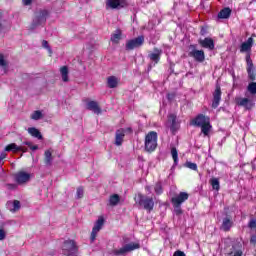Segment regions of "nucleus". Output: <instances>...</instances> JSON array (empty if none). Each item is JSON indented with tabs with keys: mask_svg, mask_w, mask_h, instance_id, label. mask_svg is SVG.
Returning <instances> with one entry per match:
<instances>
[{
	"mask_svg": "<svg viewBox=\"0 0 256 256\" xmlns=\"http://www.w3.org/2000/svg\"><path fill=\"white\" fill-rule=\"evenodd\" d=\"M84 193L85 191L83 190L82 187L77 188V192H76L77 199H83Z\"/></svg>",
	"mask_w": 256,
	"mask_h": 256,
	"instance_id": "obj_40",
	"label": "nucleus"
},
{
	"mask_svg": "<svg viewBox=\"0 0 256 256\" xmlns=\"http://www.w3.org/2000/svg\"><path fill=\"white\" fill-rule=\"evenodd\" d=\"M154 191L156 195H161V193H163V185L161 184V182H157L155 184Z\"/></svg>",
	"mask_w": 256,
	"mask_h": 256,
	"instance_id": "obj_36",
	"label": "nucleus"
},
{
	"mask_svg": "<svg viewBox=\"0 0 256 256\" xmlns=\"http://www.w3.org/2000/svg\"><path fill=\"white\" fill-rule=\"evenodd\" d=\"M3 19V13L0 12V20ZM0 31H3V24L0 22Z\"/></svg>",
	"mask_w": 256,
	"mask_h": 256,
	"instance_id": "obj_50",
	"label": "nucleus"
},
{
	"mask_svg": "<svg viewBox=\"0 0 256 256\" xmlns=\"http://www.w3.org/2000/svg\"><path fill=\"white\" fill-rule=\"evenodd\" d=\"M24 5H31V0H22Z\"/></svg>",
	"mask_w": 256,
	"mask_h": 256,
	"instance_id": "obj_52",
	"label": "nucleus"
},
{
	"mask_svg": "<svg viewBox=\"0 0 256 256\" xmlns=\"http://www.w3.org/2000/svg\"><path fill=\"white\" fill-rule=\"evenodd\" d=\"M211 119L203 114H199L195 119L191 120L190 125H195L196 127H202L203 125L209 123Z\"/></svg>",
	"mask_w": 256,
	"mask_h": 256,
	"instance_id": "obj_12",
	"label": "nucleus"
},
{
	"mask_svg": "<svg viewBox=\"0 0 256 256\" xmlns=\"http://www.w3.org/2000/svg\"><path fill=\"white\" fill-rule=\"evenodd\" d=\"M121 197L118 194H113L110 196L109 203L112 207H115L118 203H120Z\"/></svg>",
	"mask_w": 256,
	"mask_h": 256,
	"instance_id": "obj_30",
	"label": "nucleus"
},
{
	"mask_svg": "<svg viewBox=\"0 0 256 256\" xmlns=\"http://www.w3.org/2000/svg\"><path fill=\"white\" fill-rule=\"evenodd\" d=\"M157 132L150 131L145 136L144 150L146 153H153L157 149Z\"/></svg>",
	"mask_w": 256,
	"mask_h": 256,
	"instance_id": "obj_1",
	"label": "nucleus"
},
{
	"mask_svg": "<svg viewBox=\"0 0 256 256\" xmlns=\"http://www.w3.org/2000/svg\"><path fill=\"white\" fill-rule=\"evenodd\" d=\"M221 103V86L217 85L213 93L212 108L217 109Z\"/></svg>",
	"mask_w": 256,
	"mask_h": 256,
	"instance_id": "obj_13",
	"label": "nucleus"
},
{
	"mask_svg": "<svg viewBox=\"0 0 256 256\" xmlns=\"http://www.w3.org/2000/svg\"><path fill=\"white\" fill-rule=\"evenodd\" d=\"M174 209L176 215H183V210L181 209V207H174Z\"/></svg>",
	"mask_w": 256,
	"mask_h": 256,
	"instance_id": "obj_45",
	"label": "nucleus"
},
{
	"mask_svg": "<svg viewBox=\"0 0 256 256\" xmlns=\"http://www.w3.org/2000/svg\"><path fill=\"white\" fill-rule=\"evenodd\" d=\"M62 253L66 256H77L79 247L75 240H65L62 244Z\"/></svg>",
	"mask_w": 256,
	"mask_h": 256,
	"instance_id": "obj_2",
	"label": "nucleus"
},
{
	"mask_svg": "<svg viewBox=\"0 0 256 256\" xmlns=\"http://www.w3.org/2000/svg\"><path fill=\"white\" fill-rule=\"evenodd\" d=\"M209 183L212 186V189H214V191H219L221 189V185L219 184V179L218 178L210 179Z\"/></svg>",
	"mask_w": 256,
	"mask_h": 256,
	"instance_id": "obj_31",
	"label": "nucleus"
},
{
	"mask_svg": "<svg viewBox=\"0 0 256 256\" xmlns=\"http://www.w3.org/2000/svg\"><path fill=\"white\" fill-rule=\"evenodd\" d=\"M138 203L140 207H143L148 213H151L153 207H155V201L153 197L145 196L143 194L138 195Z\"/></svg>",
	"mask_w": 256,
	"mask_h": 256,
	"instance_id": "obj_3",
	"label": "nucleus"
},
{
	"mask_svg": "<svg viewBox=\"0 0 256 256\" xmlns=\"http://www.w3.org/2000/svg\"><path fill=\"white\" fill-rule=\"evenodd\" d=\"M19 151H22V153H27L28 149L25 146H19Z\"/></svg>",
	"mask_w": 256,
	"mask_h": 256,
	"instance_id": "obj_48",
	"label": "nucleus"
},
{
	"mask_svg": "<svg viewBox=\"0 0 256 256\" xmlns=\"http://www.w3.org/2000/svg\"><path fill=\"white\" fill-rule=\"evenodd\" d=\"M49 13L47 12V10H42L38 15H37V19H38V23H45V20L47 19V15Z\"/></svg>",
	"mask_w": 256,
	"mask_h": 256,
	"instance_id": "obj_34",
	"label": "nucleus"
},
{
	"mask_svg": "<svg viewBox=\"0 0 256 256\" xmlns=\"http://www.w3.org/2000/svg\"><path fill=\"white\" fill-rule=\"evenodd\" d=\"M126 5L127 0H106V7L109 9H123Z\"/></svg>",
	"mask_w": 256,
	"mask_h": 256,
	"instance_id": "obj_11",
	"label": "nucleus"
},
{
	"mask_svg": "<svg viewBox=\"0 0 256 256\" xmlns=\"http://www.w3.org/2000/svg\"><path fill=\"white\" fill-rule=\"evenodd\" d=\"M19 149L21 148L15 143H11L5 147V151H12L13 153H19Z\"/></svg>",
	"mask_w": 256,
	"mask_h": 256,
	"instance_id": "obj_33",
	"label": "nucleus"
},
{
	"mask_svg": "<svg viewBox=\"0 0 256 256\" xmlns=\"http://www.w3.org/2000/svg\"><path fill=\"white\" fill-rule=\"evenodd\" d=\"M247 92L250 93L252 99H256V82H250L247 86Z\"/></svg>",
	"mask_w": 256,
	"mask_h": 256,
	"instance_id": "obj_28",
	"label": "nucleus"
},
{
	"mask_svg": "<svg viewBox=\"0 0 256 256\" xmlns=\"http://www.w3.org/2000/svg\"><path fill=\"white\" fill-rule=\"evenodd\" d=\"M190 49L192 50L188 53L189 57H192L197 63L205 61V51L195 49V45H191Z\"/></svg>",
	"mask_w": 256,
	"mask_h": 256,
	"instance_id": "obj_5",
	"label": "nucleus"
},
{
	"mask_svg": "<svg viewBox=\"0 0 256 256\" xmlns=\"http://www.w3.org/2000/svg\"><path fill=\"white\" fill-rule=\"evenodd\" d=\"M231 17V8H224L218 13V19H229Z\"/></svg>",
	"mask_w": 256,
	"mask_h": 256,
	"instance_id": "obj_26",
	"label": "nucleus"
},
{
	"mask_svg": "<svg viewBox=\"0 0 256 256\" xmlns=\"http://www.w3.org/2000/svg\"><path fill=\"white\" fill-rule=\"evenodd\" d=\"M86 109H88V111H93L96 115H101V107H99V103L97 101L87 102Z\"/></svg>",
	"mask_w": 256,
	"mask_h": 256,
	"instance_id": "obj_15",
	"label": "nucleus"
},
{
	"mask_svg": "<svg viewBox=\"0 0 256 256\" xmlns=\"http://www.w3.org/2000/svg\"><path fill=\"white\" fill-rule=\"evenodd\" d=\"M9 187H16V186H15V185H13V184H10V185H9Z\"/></svg>",
	"mask_w": 256,
	"mask_h": 256,
	"instance_id": "obj_56",
	"label": "nucleus"
},
{
	"mask_svg": "<svg viewBox=\"0 0 256 256\" xmlns=\"http://www.w3.org/2000/svg\"><path fill=\"white\" fill-rule=\"evenodd\" d=\"M188 169H192V171H197V164L193 162H187Z\"/></svg>",
	"mask_w": 256,
	"mask_h": 256,
	"instance_id": "obj_41",
	"label": "nucleus"
},
{
	"mask_svg": "<svg viewBox=\"0 0 256 256\" xmlns=\"http://www.w3.org/2000/svg\"><path fill=\"white\" fill-rule=\"evenodd\" d=\"M113 253L116 256L127 255V253H129V244H126L125 246H123L122 248H120L118 250L117 249L113 250Z\"/></svg>",
	"mask_w": 256,
	"mask_h": 256,
	"instance_id": "obj_29",
	"label": "nucleus"
},
{
	"mask_svg": "<svg viewBox=\"0 0 256 256\" xmlns=\"http://www.w3.org/2000/svg\"><path fill=\"white\" fill-rule=\"evenodd\" d=\"M44 163L45 165H53V151L51 150H46L44 153Z\"/></svg>",
	"mask_w": 256,
	"mask_h": 256,
	"instance_id": "obj_22",
	"label": "nucleus"
},
{
	"mask_svg": "<svg viewBox=\"0 0 256 256\" xmlns=\"http://www.w3.org/2000/svg\"><path fill=\"white\" fill-rule=\"evenodd\" d=\"M145 42V38L143 36H139L135 39L129 41V49H137V47H141Z\"/></svg>",
	"mask_w": 256,
	"mask_h": 256,
	"instance_id": "obj_17",
	"label": "nucleus"
},
{
	"mask_svg": "<svg viewBox=\"0 0 256 256\" xmlns=\"http://www.w3.org/2000/svg\"><path fill=\"white\" fill-rule=\"evenodd\" d=\"M30 119H33V121H39V119H43V112H41L40 110L34 111L31 114Z\"/></svg>",
	"mask_w": 256,
	"mask_h": 256,
	"instance_id": "obj_35",
	"label": "nucleus"
},
{
	"mask_svg": "<svg viewBox=\"0 0 256 256\" xmlns=\"http://www.w3.org/2000/svg\"><path fill=\"white\" fill-rule=\"evenodd\" d=\"M30 149L32 150V151H37V149H39V146L38 145H30Z\"/></svg>",
	"mask_w": 256,
	"mask_h": 256,
	"instance_id": "obj_49",
	"label": "nucleus"
},
{
	"mask_svg": "<svg viewBox=\"0 0 256 256\" xmlns=\"http://www.w3.org/2000/svg\"><path fill=\"white\" fill-rule=\"evenodd\" d=\"M173 256H187V255H185V252L181 250H177L174 252Z\"/></svg>",
	"mask_w": 256,
	"mask_h": 256,
	"instance_id": "obj_46",
	"label": "nucleus"
},
{
	"mask_svg": "<svg viewBox=\"0 0 256 256\" xmlns=\"http://www.w3.org/2000/svg\"><path fill=\"white\" fill-rule=\"evenodd\" d=\"M251 47H253V37L248 38L246 42H243L240 51L241 53H245L247 51H251Z\"/></svg>",
	"mask_w": 256,
	"mask_h": 256,
	"instance_id": "obj_18",
	"label": "nucleus"
},
{
	"mask_svg": "<svg viewBox=\"0 0 256 256\" xmlns=\"http://www.w3.org/2000/svg\"><path fill=\"white\" fill-rule=\"evenodd\" d=\"M124 139H125V130L124 129L117 130L114 144L117 145V147H121V145H123Z\"/></svg>",
	"mask_w": 256,
	"mask_h": 256,
	"instance_id": "obj_16",
	"label": "nucleus"
},
{
	"mask_svg": "<svg viewBox=\"0 0 256 256\" xmlns=\"http://www.w3.org/2000/svg\"><path fill=\"white\" fill-rule=\"evenodd\" d=\"M14 179L18 185H23L24 183H28V181L31 179V174L25 171H20L14 175Z\"/></svg>",
	"mask_w": 256,
	"mask_h": 256,
	"instance_id": "obj_10",
	"label": "nucleus"
},
{
	"mask_svg": "<svg viewBox=\"0 0 256 256\" xmlns=\"http://www.w3.org/2000/svg\"><path fill=\"white\" fill-rule=\"evenodd\" d=\"M117 85H119V78H117L116 76H109L107 78V86L109 87V89H115Z\"/></svg>",
	"mask_w": 256,
	"mask_h": 256,
	"instance_id": "obj_21",
	"label": "nucleus"
},
{
	"mask_svg": "<svg viewBox=\"0 0 256 256\" xmlns=\"http://www.w3.org/2000/svg\"><path fill=\"white\" fill-rule=\"evenodd\" d=\"M146 190H147V191H150V190H151V187L146 186Z\"/></svg>",
	"mask_w": 256,
	"mask_h": 256,
	"instance_id": "obj_54",
	"label": "nucleus"
},
{
	"mask_svg": "<svg viewBox=\"0 0 256 256\" xmlns=\"http://www.w3.org/2000/svg\"><path fill=\"white\" fill-rule=\"evenodd\" d=\"M28 133L32 137H35L36 139H43V135H41V132L39 131V129L35 127L28 128Z\"/></svg>",
	"mask_w": 256,
	"mask_h": 256,
	"instance_id": "obj_27",
	"label": "nucleus"
},
{
	"mask_svg": "<svg viewBox=\"0 0 256 256\" xmlns=\"http://www.w3.org/2000/svg\"><path fill=\"white\" fill-rule=\"evenodd\" d=\"M19 209H21V202H19V200H15L11 211H19Z\"/></svg>",
	"mask_w": 256,
	"mask_h": 256,
	"instance_id": "obj_39",
	"label": "nucleus"
},
{
	"mask_svg": "<svg viewBox=\"0 0 256 256\" xmlns=\"http://www.w3.org/2000/svg\"><path fill=\"white\" fill-rule=\"evenodd\" d=\"M189 199V193L187 192H180L179 194L175 195L171 198V203L173 207H181L185 201Z\"/></svg>",
	"mask_w": 256,
	"mask_h": 256,
	"instance_id": "obj_6",
	"label": "nucleus"
},
{
	"mask_svg": "<svg viewBox=\"0 0 256 256\" xmlns=\"http://www.w3.org/2000/svg\"><path fill=\"white\" fill-rule=\"evenodd\" d=\"M123 39V32H121L120 29H117L112 35H111V41L112 43H119Z\"/></svg>",
	"mask_w": 256,
	"mask_h": 256,
	"instance_id": "obj_24",
	"label": "nucleus"
},
{
	"mask_svg": "<svg viewBox=\"0 0 256 256\" xmlns=\"http://www.w3.org/2000/svg\"><path fill=\"white\" fill-rule=\"evenodd\" d=\"M168 123L170 125L172 135H175V133H177L178 130L181 128V123L177 121V115L175 114L168 115Z\"/></svg>",
	"mask_w": 256,
	"mask_h": 256,
	"instance_id": "obj_8",
	"label": "nucleus"
},
{
	"mask_svg": "<svg viewBox=\"0 0 256 256\" xmlns=\"http://www.w3.org/2000/svg\"><path fill=\"white\" fill-rule=\"evenodd\" d=\"M201 127V131L203 133V135H205V137H207V135H209V131H211V120L208 121L206 124H203Z\"/></svg>",
	"mask_w": 256,
	"mask_h": 256,
	"instance_id": "obj_32",
	"label": "nucleus"
},
{
	"mask_svg": "<svg viewBox=\"0 0 256 256\" xmlns=\"http://www.w3.org/2000/svg\"><path fill=\"white\" fill-rule=\"evenodd\" d=\"M246 63H247V73L248 78L250 81H255L256 75H255V66L253 65V60L251 59V54H248L246 56Z\"/></svg>",
	"mask_w": 256,
	"mask_h": 256,
	"instance_id": "obj_9",
	"label": "nucleus"
},
{
	"mask_svg": "<svg viewBox=\"0 0 256 256\" xmlns=\"http://www.w3.org/2000/svg\"><path fill=\"white\" fill-rule=\"evenodd\" d=\"M162 53H163V50L158 49V48H154V53H151L149 55L150 60L154 61V63H159Z\"/></svg>",
	"mask_w": 256,
	"mask_h": 256,
	"instance_id": "obj_19",
	"label": "nucleus"
},
{
	"mask_svg": "<svg viewBox=\"0 0 256 256\" xmlns=\"http://www.w3.org/2000/svg\"><path fill=\"white\" fill-rule=\"evenodd\" d=\"M24 145H27V147H31V142H24Z\"/></svg>",
	"mask_w": 256,
	"mask_h": 256,
	"instance_id": "obj_53",
	"label": "nucleus"
},
{
	"mask_svg": "<svg viewBox=\"0 0 256 256\" xmlns=\"http://www.w3.org/2000/svg\"><path fill=\"white\" fill-rule=\"evenodd\" d=\"M231 227H233V221L228 217L224 218L221 225L222 231H231Z\"/></svg>",
	"mask_w": 256,
	"mask_h": 256,
	"instance_id": "obj_20",
	"label": "nucleus"
},
{
	"mask_svg": "<svg viewBox=\"0 0 256 256\" xmlns=\"http://www.w3.org/2000/svg\"><path fill=\"white\" fill-rule=\"evenodd\" d=\"M7 237V233L3 228H0V241H3Z\"/></svg>",
	"mask_w": 256,
	"mask_h": 256,
	"instance_id": "obj_43",
	"label": "nucleus"
},
{
	"mask_svg": "<svg viewBox=\"0 0 256 256\" xmlns=\"http://www.w3.org/2000/svg\"><path fill=\"white\" fill-rule=\"evenodd\" d=\"M60 75L62 77V81L67 83L69 81V68L67 66H62L60 68Z\"/></svg>",
	"mask_w": 256,
	"mask_h": 256,
	"instance_id": "obj_25",
	"label": "nucleus"
},
{
	"mask_svg": "<svg viewBox=\"0 0 256 256\" xmlns=\"http://www.w3.org/2000/svg\"><path fill=\"white\" fill-rule=\"evenodd\" d=\"M135 249H141V244L139 242H130L129 251H135Z\"/></svg>",
	"mask_w": 256,
	"mask_h": 256,
	"instance_id": "obj_37",
	"label": "nucleus"
},
{
	"mask_svg": "<svg viewBox=\"0 0 256 256\" xmlns=\"http://www.w3.org/2000/svg\"><path fill=\"white\" fill-rule=\"evenodd\" d=\"M0 67H7V62L5 61V56L0 54Z\"/></svg>",
	"mask_w": 256,
	"mask_h": 256,
	"instance_id": "obj_42",
	"label": "nucleus"
},
{
	"mask_svg": "<svg viewBox=\"0 0 256 256\" xmlns=\"http://www.w3.org/2000/svg\"><path fill=\"white\" fill-rule=\"evenodd\" d=\"M7 158V153L3 152L0 155V165H3V159Z\"/></svg>",
	"mask_w": 256,
	"mask_h": 256,
	"instance_id": "obj_47",
	"label": "nucleus"
},
{
	"mask_svg": "<svg viewBox=\"0 0 256 256\" xmlns=\"http://www.w3.org/2000/svg\"><path fill=\"white\" fill-rule=\"evenodd\" d=\"M245 98H236V104L239 105V107H245L247 110L253 109L255 106V98H252L249 96V94H245Z\"/></svg>",
	"mask_w": 256,
	"mask_h": 256,
	"instance_id": "obj_4",
	"label": "nucleus"
},
{
	"mask_svg": "<svg viewBox=\"0 0 256 256\" xmlns=\"http://www.w3.org/2000/svg\"><path fill=\"white\" fill-rule=\"evenodd\" d=\"M248 227L250 229H256V220L255 219L250 220Z\"/></svg>",
	"mask_w": 256,
	"mask_h": 256,
	"instance_id": "obj_44",
	"label": "nucleus"
},
{
	"mask_svg": "<svg viewBox=\"0 0 256 256\" xmlns=\"http://www.w3.org/2000/svg\"><path fill=\"white\" fill-rule=\"evenodd\" d=\"M171 155H172V159H173L174 163H177V161H178L177 148L173 147L171 149Z\"/></svg>",
	"mask_w": 256,
	"mask_h": 256,
	"instance_id": "obj_38",
	"label": "nucleus"
},
{
	"mask_svg": "<svg viewBox=\"0 0 256 256\" xmlns=\"http://www.w3.org/2000/svg\"><path fill=\"white\" fill-rule=\"evenodd\" d=\"M104 224H105V219H103V217H99L96 223L94 224V227L90 235L91 243H95V239H97V233H99V231L103 229Z\"/></svg>",
	"mask_w": 256,
	"mask_h": 256,
	"instance_id": "obj_7",
	"label": "nucleus"
},
{
	"mask_svg": "<svg viewBox=\"0 0 256 256\" xmlns=\"http://www.w3.org/2000/svg\"><path fill=\"white\" fill-rule=\"evenodd\" d=\"M227 256H243V250L237 245H233L230 251L227 253Z\"/></svg>",
	"mask_w": 256,
	"mask_h": 256,
	"instance_id": "obj_23",
	"label": "nucleus"
},
{
	"mask_svg": "<svg viewBox=\"0 0 256 256\" xmlns=\"http://www.w3.org/2000/svg\"><path fill=\"white\" fill-rule=\"evenodd\" d=\"M126 49H129V42L126 43Z\"/></svg>",
	"mask_w": 256,
	"mask_h": 256,
	"instance_id": "obj_55",
	"label": "nucleus"
},
{
	"mask_svg": "<svg viewBox=\"0 0 256 256\" xmlns=\"http://www.w3.org/2000/svg\"><path fill=\"white\" fill-rule=\"evenodd\" d=\"M42 45L43 47L47 48L49 47V42H47L46 40H43Z\"/></svg>",
	"mask_w": 256,
	"mask_h": 256,
	"instance_id": "obj_51",
	"label": "nucleus"
},
{
	"mask_svg": "<svg viewBox=\"0 0 256 256\" xmlns=\"http://www.w3.org/2000/svg\"><path fill=\"white\" fill-rule=\"evenodd\" d=\"M199 45L203 47L204 49H209L210 51H213L215 49V42L211 38H205L198 40Z\"/></svg>",
	"mask_w": 256,
	"mask_h": 256,
	"instance_id": "obj_14",
	"label": "nucleus"
}]
</instances>
